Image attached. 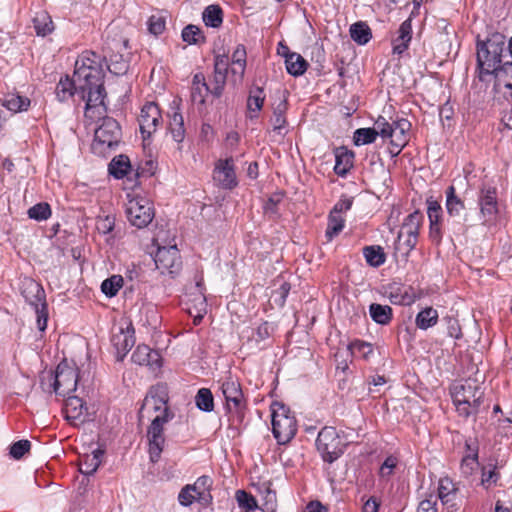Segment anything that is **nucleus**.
<instances>
[{"label":"nucleus","instance_id":"f257e3e1","mask_svg":"<svg viewBox=\"0 0 512 512\" xmlns=\"http://www.w3.org/2000/svg\"><path fill=\"white\" fill-rule=\"evenodd\" d=\"M104 76L101 56L95 52L84 51L76 60L74 77L79 82L81 99L85 101L86 110L104 106L106 97Z\"/></svg>","mask_w":512,"mask_h":512},{"label":"nucleus","instance_id":"f03ea898","mask_svg":"<svg viewBox=\"0 0 512 512\" xmlns=\"http://www.w3.org/2000/svg\"><path fill=\"white\" fill-rule=\"evenodd\" d=\"M508 58L506 53V37L500 32H493L485 39L476 37V69L481 82L491 76L496 68Z\"/></svg>","mask_w":512,"mask_h":512},{"label":"nucleus","instance_id":"7ed1b4c3","mask_svg":"<svg viewBox=\"0 0 512 512\" xmlns=\"http://www.w3.org/2000/svg\"><path fill=\"white\" fill-rule=\"evenodd\" d=\"M454 405L460 416L468 418L476 415L483 403L484 388L476 379H465L451 387Z\"/></svg>","mask_w":512,"mask_h":512},{"label":"nucleus","instance_id":"20e7f679","mask_svg":"<svg viewBox=\"0 0 512 512\" xmlns=\"http://www.w3.org/2000/svg\"><path fill=\"white\" fill-rule=\"evenodd\" d=\"M78 369L67 361L58 364L55 372L44 373L41 377V386L46 392H55L60 396H67L75 391L78 383Z\"/></svg>","mask_w":512,"mask_h":512},{"label":"nucleus","instance_id":"39448f33","mask_svg":"<svg viewBox=\"0 0 512 512\" xmlns=\"http://www.w3.org/2000/svg\"><path fill=\"white\" fill-rule=\"evenodd\" d=\"M121 127L119 123L111 118L105 117L100 126L95 130L91 150L94 154L106 157L114 151L121 140Z\"/></svg>","mask_w":512,"mask_h":512},{"label":"nucleus","instance_id":"423d86ee","mask_svg":"<svg viewBox=\"0 0 512 512\" xmlns=\"http://www.w3.org/2000/svg\"><path fill=\"white\" fill-rule=\"evenodd\" d=\"M271 408L273 434L280 444H285L294 437L297 431L296 420L283 404L275 402Z\"/></svg>","mask_w":512,"mask_h":512},{"label":"nucleus","instance_id":"0eeeda50","mask_svg":"<svg viewBox=\"0 0 512 512\" xmlns=\"http://www.w3.org/2000/svg\"><path fill=\"white\" fill-rule=\"evenodd\" d=\"M226 407L231 417V426H238L244 418L245 402L240 384L234 380H227L222 384Z\"/></svg>","mask_w":512,"mask_h":512},{"label":"nucleus","instance_id":"6e6552de","mask_svg":"<svg viewBox=\"0 0 512 512\" xmlns=\"http://www.w3.org/2000/svg\"><path fill=\"white\" fill-rule=\"evenodd\" d=\"M173 417L172 413L154 415L152 422L147 430V438L149 444V454L152 462H156L163 450L165 437L163 434L164 425Z\"/></svg>","mask_w":512,"mask_h":512},{"label":"nucleus","instance_id":"1a4fd4ad","mask_svg":"<svg viewBox=\"0 0 512 512\" xmlns=\"http://www.w3.org/2000/svg\"><path fill=\"white\" fill-rule=\"evenodd\" d=\"M135 329L132 322H115L112 327V344L116 349L117 361H123L126 354L135 345Z\"/></svg>","mask_w":512,"mask_h":512},{"label":"nucleus","instance_id":"9d476101","mask_svg":"<svg viewBox=\"0 0 512 512\" xmlns=\"http://www.w3.org/2000/svg\"><path fill=\"white\" fill-rule=\"evenodd\" d=\"M129 222L141 229L148 226L155 217L152 203L145 197L131 199L126 208Z\"/></svg>","mask_w":512,"mask_h":512},{"label":"nucleus","instance_id":"9b49d317","mask_svg":"<svg viewBox=\"0 0 512 512\" xmlns=\"http://www.w3.org/2000/svg\"><path fill=\"white\" fill-rule=\"evenodd\" d=\"M316 445L322 453L323 459L327 462H333L343 452V444L333 427H324L319 432Z\"/></svg>","mask_w":512,"mask_h":512},{"label":"nucleus","instance_id":"f8f14e48","mask_svg":"<svg viewBox=\"0 0 512 512\" xmlns=\"http://www.w3.org/2000/svg\"><path fill=\"white\" fill-rule=\"evenodd\" d=\"M22 294L34 309L36 320H48L49 314L45 300V291L42 286L36 281L29 279L25 284Z\"/></svg>","mask_w":512,"mask_h":512},{"label":"nucleus","instance_id":"ddd939ff","mask_svg":"<svg viewBox=\"0 0 512 512\" xmlns=\"http://www.w3.org/2000/svg\"><path fill=\"white\" fill-rule=\"evenodd\" d=\"M168 391L164 384L156 385L144 399L143 405L140 409V418H143L145 413L150 414L152 411L156 414H164V411L171 413L168 407Z\"/></svg>","mask_w":512,"mask_h":512},{"label":"nucleus","instance_id":"4468645a","mask_svg":"<svg viewBox=\"0 0 512 512\" xmlns=\"http://www.w3.org/2000/svg\"><path fill=\"white\" fill-rule=\"evenodd\" d=\"M478 204L480 207L482 224L490 225L495 223L499 215V205L497 200L496 188H482L480 190Z\"/></svg>","mask_w":512,"mask_h":512},{"label":"nucleus","instance_id":"2eb2a0df","mask_svg":"<svg viewBox=\"0 0 512 512\" xmlns=\"http://www.w3.org/2000/svg\"><path fill=\"white\" fill-rule=\"evenodd\" d=\"M143 140L150 138L162 122L159 106L155 102H147L141 109L138 118Z\"/></svg>","mask_w":512,"mask_h":512},{"label":"nucleus","instance_id":"dca6fc26","mask_svg":"<svg viewBox=\"0 0 512 512\" xmlns=\"http://www.w3.org/2000/svg\"><path fill=\"white\" fill-rule=\"evenodd\" d=\"M156 268L162 274H174L181 267V257L176 245L170 247H159L154 256Z\"/></svg>","mask_w":512,"mask_h":512},{"label":"nucleus","instance_id":"f3484780","mask_svg":"<svg viewBox=\"0 0 512 512\" xmlns=\"http://www.w3.org/2000/svg\"><path fill=\"white\" fill-rule=\"evenodd\" d=\"M215 179L219 182L222 188L233 189L237 186V178L234 168L233 158L219 160L214 170Z\"/></svg>","mask_w":512,"mask_h":512},{"label":"nucleus","instance_id":"a211bd4d","mask_svg":"<svg viewBox=\"0 0 512 512\" xmlns=\"http://www.w3.org/2000/svg\"><path fill=\"white\" fill-rule=\"evenodd\" d=\"M131 358L134 363L148 366L153 371L158 370L162 365L160 353L147 345H138Z\"/></svg>","mask_w":512,"mask_h":512},{"label":"nucleus","instance_id":"6ab92c4d","mask_svg":"<svg viewBox=\"0 0 512 512\" xmlns=\"http://www.w3.org/2000/svg\"><path fill=\"white\" fill-rule=\"evenodd\" d=\"M445 194V207L449 218L454 219L457 225L462 226L460 220L463 218L466 209L464 201L456 194V188L453 185L446 189Z\"/></svg>","mask_w":512,"mask_h":512},{"label":"nucleus","instance_id":"aec40b11","mask_svg":"<svg viewBox=\"0 0 512 512\" xmlns=\"http://www.w3.org/2000/svg\"><path fill=\"white\" fill-rule=\"evenodd\" d=\"M334 155V172L340 177H345L353 167L355 153L345 146H340L334 149Z\"/></svg>","mask_w":512,"mask_h":512},{"label":"nucleus","instance_id":"412c9836","mask_svg":"<svg viewBox=\"0 0 512 512\" xmlns=\"http://www.w3.org/2000/svg\"><path fill=\"white\" fill-rule=\"evenodd\" d=\"M410 128L411 123L405 118H401L397 121H394V132L393 135L389 137L391 138V146L396 147V151L390 150L393 156H397L401 152L403 147L407 144L408 139L406 134L410 130Z\"/></svg>","mask_w":512,"mask_h":512},{"label":"nucleus","instance_id":"4be33fe9","mask_svg":"<svg viewBox=\"0 0 512 512\" xmlns=\"http://www.w3.org/2000/svg\"><path fill=\"white\" fill-rule=\"evenodd\" d=\"M398 37L393 40V53L403 54L409 47L412 39V18L403 21L398 29Z\"/></svg>","mask_w":512,"mask_h":512},{"label":"nucleus","instance_id":"5701e85b","mask_svg":"<svg viewBox=\"0 0 512 512\" xmlns=\"http://www.w3.org/2000/svg\"><path fill=\"white\" fill-rule=\"evenodd\" d=\"M457 490V487L450 478L445 477L440 479L438 497L442 501V504L448 509H453L456 506L455 499Z\"/></svg>","mask_w":512,"mask_h":512},{"label":"nucleus","instance_id":"b1692460","mask_svg":"<svg viewBox=\"0 0 512 512\" xmlns=\"http://www.w3.org/2000/svg\"><path fill=\"white\" fill-rule=\"evenodd\" d=\"M75 93L81 96V90L79 88V82H77V78L75 77L73 80L70 79L68 75L61 77L55 89L56 98L60 102H65Z\"/></svg>","mask_w":512,"mask_h":512},{"label":"nucleus","instance_id":"393cba45","mask_svg":"<svg viewBox=\"0 0 512 512\" xmlns=\"http://www.w3.org/2000/svg\"><path fill=\"white\" fill-rule=\"evenodd\" d=\"M265 101V93L262 87H253L249 91L247 98V111L249 118L258 117V113L262 110Z\"/></svg>","mask_w":512,"mask_h":512},{"label":"nucleus","instance_id":"a878e982","mask_svg":"<svg viewBox=\"0 0 512 512\" xmlns=\"http://www.w3.org/2000/svg\"><path fill=\"white\" fill-rule=\"evenodd\" d=\"M132 166L127 155L120 154L115 156L108 166L109 174L115 179H122L130 172Z\"/></svg>","mask_w":512,"mask_h":512},{"label":"nucleus","instance_id":"bb28decb","mask_svg":"<svg viewBox=\"0 0 512 512\" xmlns=\"http://www.w3.org/2000/svg\"><path fill=\"white\" fill-rule=\"evenodd\" d=\"M86 410L87 408L84 406L83 400L79 397L69 396L65 401L64 411L66 419L69 421H82V417Z\"/></svg>","mask_w":512,"mask_h":512},{"label":"nucleus","instance_id":"cd10ccee","mask_svg":"<svg viewBox=\"0 0 512 512\" xmlns=\"http://www.w3.org/2000/svg\"><path fill=\"white\" fill-rule=\"evenodd\" d=\"M103 454V450L96 449L91 454L84 455L80 460V472L86 475L93 474L100 466Z\"/></svg>","mask_w":512,"mask_h":512},{"label":"nucleus","instance_id":"c85d7f7f","mask_svg":"<svg viewBox=\"0 0 512 512\" xmlns=\"http://www.w3.org/2000/svg\"><path fill=\"white\" fill-rule=\"evenodd\" d=\"M202 20L207 27L219 28L223 23V10L217 4L207 6L202 13Z\"/></svg>","mask_w":512,"mask_h":512},{"label":"nucleus","instance_id":"c756f323","mask_svg":"<svg viewBox=\"0 0 512 512\" xmlns=\"http://www.w3.org/2000/svg\"><path fill=\"white\" fill-rule=\"evenodd\" d=\"M350 36L358 45L367 44L372 38V31L366 22L358 21L350 26Z\"/></svg>","mask_w":512,"mask_h":512},{"label":"nucleus","instance_id":"7c9ffc66","mask_svg":"<svg viewBox=\"0 0 512 512\" xmlns=\"http://www.w3.org/2000/svg\"><path fill=\"white\" fill-rule=\"evenodd\" d=\"M285 65L287 72L294 77L303 75L309 66L306 59L296 52L288 56Z\"/></svg>","mask_w":512,"mask_h":512},{"label":"nucleus","instance_id":"2f4dec72","mask_svg":"<svg viewBox=\"0 0 512 512\" xmlns=\"http://www.w3.org/2000/svg\"><path fill=\"white\" fill-rule=\"evenodd\" d=\"M363 255L371 267H379L385 263L386 254L381 246L371 245L363 248Z\"/></svg>","mask_w":512,"mask_h":512},{"label":"nucleus","instance_id":"473e14b6","mask_svg":"<svg viewBox=\"0 0 512 512\" xmlns=\"http://www.w3.org/2000/svg\"><path fill=\"white\" fill-rule=\"evenodd\" d=\"M30 103L28 97L18 94H9L3 100V106L14 113L28 110Z\"/></svg>","mask_w":512,"mask_h":512},{"label":"nucleus","instance_id":"72a5a7b5","mask_svg":"<svg viewBox=\"0 0 512 512\" xmlns=\"http://www.w3.org/2000/svg\"><path fill=\"white\" fill-rule=\"evenodd\" d=\"M169 131L176 142L181 143L184 140V120L182 114L179 112V107H177V111H174L173 115L170 117Z\"/></svg>","mask_w":512,"mask_h":512},{"label":"nucleus","instance_id":"f704fd0d","mask_svg":"<svg viewBox=\"0 0 512 512\" xmlns=\"http://www.w3.org/2000/svg\"><path fill=\"white\" fill-rule=\"evenodd\" d=\"M182 40L190 45H199L206 42V37L202 30L193 24H189L182 30Z\"/></svg>","mask_w":512,"mask_h":512},{"label":"nucleus","instance_id":"c9c22d12","mask_svg":"<svg viewBox=\"0 0 512 512\" xmlns=\"http://www.w3.org/2000/svg\"><path fill=\"white\" fill-rule=\"evenodd\" d=\"M283 198L284 192L272 194L263 205L264 214L270 219H278L280 217L278 205L282 202Z\"/></svg>","mask_w":512,"mask_h":512},{"label":"nucleus","instance_id":"e433bc0d","mask_svg":"<svg viewBox=\"0 0 512 512\" xmlns=\"http://www.w3.org/2000/svg\"><path fill=\"white\" fill-rule=\"evenodd\" d=\"M423 214L416 210L413 213L409 214L402 225L401 231L407 234V235H413V234H419V228L423 221Z\"/></svg>","mask_w":512,"mask_h":512},{"label":"nucleus","instance_id":"4c0bfd02","mask_svg":"<svg viewBox=\"0 0 512 512\" xmlns=\"http://www.w3.org/2000/svg\"><path fill=\"white\" fill-rule=\"evenodd\" d=\"M33 26L38 36H46L50 34L53 30V22L51 17L45 13H39L33 19Z\"/></svg>","mask_w":512,"mask_h":512},{"label":"nucleus","instance_id":"58836bf2","mask_svg":"<svg viewBox=\"0 0 512 512\" xmlns=\"http://www.w3.org/2000/svg\"><path fill=\"white\" fill-rule=\"evenodd\" d=\"M123 283L124 280L121 275H112L102 282L101 291L108 298H112L117 295Z\"/></svg>","mask_w":512,"mask_h":512},{"label":"nucleus","instance_id":"ea45409f","mask_svg":"<svg viewBox=\"0 0 512 512\" xmlns=\"http://www.w3.org/2000/svg\"><path fill=\"white\" fill-rule=\"evenodd\" d=\"M377 136L376 128H359L354 132L353 143L355 146L371 144L375 142Z\"/></svg>","mask_w":512,"mask_h":512},{"label":"nucleus","instance_id":"a19ab883","mask_svg":"<svg viewBox=\"0 0 512 512\" xmlns=\"http://www.w3.org/2000/svg\"><path fill=\"white\" fill-rule=\"evenodd\" d=\"M287 110V100H282L273 111V130L278 132L279 134L282 133V129L286 126V117L285 113Z\"/></svg>","mask_w":512,"mask_h":512},{"label":"nucleus","instance_id":"79ce46f5","mask_svg":"<svg viewBox=\"0 0 512 512\" xmlns=\"http://www.w3.org/2000/svg\"><path fill=\"white\" fill-rule=\"evenodd\" d=\"M345 220L340 215L330 214L328 216V224L325 231V237L331 241L344 228Z\"/></svg>","mask_w":512,"mask_h":512},{"label":"nucleus","instance_id":"37998d69","mask_svg":"<svg viewBox=\"0 0 512 512\" xmlns=\"http://www.w3.org/2000/svg\"><path fill=\"white\" fill-rule=\"evenodd\" d=\"M227 81V73L215 71L210 85V95L214 98H220L224 92Z\"/></svg>","mask_w":512,"mask_h":512},{"label":"nucleus","instance_id":"c03bdc74","mask_svg":"<svg viewBox=\"0 0 512 512\" xmlns=\"http://www.w3.org/2000/svg\"><path fill=\"white\" fill-rule=\"evenodd\" d=\"M195 403L203 411H212L214 408V398L211 391L207 388H201L195 396Z\"/></svg>","mask_w":512,"mask_h":512},{"label":"nucleus","instance_id":"a18cd8bd","mask_svg":"<svg viewBox=\"0 0 512 512\" xmlns=\"http://www.w3.org/2000/svg\"><path fill=\"white\" fill-rule=\"evenodd\" d=\"M27 214L30 219L36 221L47 220L51 216V208L47 202H40L30 207Z\"/></svg>","mask_w":512,"mask_h":512},{"label":"nucleus","instance_id":"49530a36","mask_svg":"<svg viewBox=\"0 0 512 512\" xmlns=\"http://www.w3.org/2000/svg\"><path fill=\"white\" fill-rule=\"evenodd\" d=\"M109 64L107 65L110 73L120 76L127 73L129 69V64L126 60H124L123 56L120 54H114L109 59Z\"/></svg>","mask_w":512,"mask_h":512},{"label":"nucleus","instance_id":"de8ad7c7","mask_svg":"<svg viewBox=\"0 0 512 512\" xmlns=\"http://www.w3.org/2000/svg\"><path fill=\"white\" fill-rule=\"evenodd\" d=\"M290 290V283L283 281L277 289L272 290L269 301L279 307H283Z\"/></svg>","mask_w":512,"mask_h":512},{"label":"nucleus","instance_id":"09e8293b","mask_svg":"<svg viewBox=\"0 0 512 512\" xmlns=\"http://www.w3.org/2000/svg\"><path fill=\"white\" fill-rule=\"evenodd\" d=\"M369 313L372 320H391L393 318V310L388 305L372 303L369 307Z\"/></svg>","mask_w":512,"mask_h":512},{"label":"nucleus","instance_id":"8fccbe9b","mask_svg":"<svg viewBox=\"0 0 512 512\" xmlns=\"http://www.w3.org/2000/svg\"><path fill=\"white\" fill-rule=\"evenodd\" d=\"M403 232L400 231L397 237V242L395 244V250L403 253L405 257L409 255V253L415 248L417 244L418 235H407V239L405 242L401 243V237Z\"/></svg>","mask_w":512,"mask_h":512},{"label":"nucleus","instance_id":"3c124183","mask_svg":"<svg viewBox=\"0 0 512 512\" xmlns=\"http://www.w3.org/2000/svg\"><path fill=\"white\" fill-rule=\"evenodd\" d=\"M353 356H359L363 359H368L369 355L372 354L373 348L370 343L356 340L348 346Z\"/></svg>","mask_w":512,"mask_h":512},{"label":"nucleus","instance_id":"603ef678","mask_svg":"<svg viewBox=\"0 0 512 512\" xmlns=\"http://www.w3.org/2000/svg\"><path fill=\"white\" fill-rule=\"evenodd\" d=\"M478 453L477 449H473L471 451V454L466 455L461 463V470L462 473L465 475H470L478 466Z\"/></svg>","mask_w":512,"mask_h":512},{"label":"nucleus","instance_id":"864d4df0","mask_svg":"<svg viewBox=\"0 0 512 512\" xmlns=\"http://www.w3.org/2000/svg\"><path fill=\"white\" fill-rule=\"evenodd\" d=\"M375 127L377 130H378V136L380 135L383 139L385 138H389L390 136L393 135V126H394V122L392 124H390L385 117L383 116H379L375 123H374Z\"/></svg>","mask_w":512,"mask_h":512},{"label":"nucleus","instance_id":"5fc2aeb1","mask_svg":"<svg viewBox=\"0 0 512 512\" xmlns=\"http://www.w3.org/2000/svg\"><path fill=\"white\" fill-rule=\"evenodd\" d=\"M491 76H494L496 80H501L503 78L512 80V59L505 58Z\"/></svg>","mask_w":512,"mask_h":512},{"label":"nucleus","instance_id":"6e6d98bb","mask_svg":"<svg viewBox=\"0 0 512 512\" xmlns=\"http://www.w3.org/2000/svg\"><path fill=\"white\" fill-rule=\"evenodd\" d=\"M165 18L161 16L152 15L147 22L148 31L158 36L165 30Z\"/></svg>","mask_w":512,"mask_h":512},{"label":"nucleus","instance_id":"4d7b16f0","mask_svg":"<svg viewBox=\"0 0 512 512\" xmlns=\"http://www.w3.org/2000/svg\"><path fill=\"white\" fill-rule=\"evenodd\" d=\"M31 443L28 440H20L10 447V455L15 459H20L25 453L29 452Z\"/></svg>","mask_w":512,"mask_h":512},{"label":"nucleus","instance_id":"13d9d810","mask_svg":"<svg viewBox=\"0 0 512 512\" xmlns=\"http://www.w3.org/2000/svg\"><path fill=\"white\" fill-rule=\"evenodd\" d=\"M232 63L236 64L241 73H244L246 67V48L244 45L239 44L232 54Z\"/></svg>","mask_w":512,"mask_h":512},{"label":"nucleus","instance_id":"bf43d9fd","mask_svg":"<svg viewBox=\"0 0 512 512\" xmlns=\"http://www.w3.org/2000/svg\"><path fill=\"white\" fill-rule=\"evenodd\" d=\"M115 225V219L112 216L99 217L96 221V229L103 234L110 233Z\"/></svg>","mask_w":512,"mask_h":512},{"label":"nucleus","instance_id":"052dcab7","mask_svg":"<svg viewBox=\"0 0 512 512\" xmlns=\"http://www.w3.org/2000/svg\"><path fill=\"white\" fill-rule=\"evenodd\" d=\"M156 170V164L152 160L145 161L143 165H139L135 172V177H145L149 178L154 175Z\"/></svg>","mask_w":512,"mask_h":512},{"label":"nucleus","instance_id":"680f3d73","mask_svg":"<svg viewBox=\"0 0 512 512\" xmlns=\"http://www.w3.org/2000/svg\"><path fill=\"white\" fill-rule=\"evenodd\" d=\"M353 204V197H347L343 195L340 200L334 205L330 214L340 215L343 212H346L351 209Z\"/></svg>","mask_w":512,"mask_h":512},{"label":"nucleus","instance_id":"e2e57ef3","mask_svg":"<svg viewBox=\"0 0 512 512\" xmlns=\"http://www.w3.org/2000/svg\"><path fill=\"white\" fill-rule=\"evenodd\" d=\"M236 499L241 507L252 509L257 506L255 498L243 490L236 492Z\"/></svg>","mask_w":512,"mask_h":512},{"label":"nucleus","instance_id":"0e129e2a","mask_svg":"<svg viewBox=\"0 0 512 512\" xmlns=\"http://www.w3.org/2000/svg\"><path fill=\"white\" fill-rule=\"evenodd\" d=\"M211 485H212V480L208 476H201L196 480V482L194 484H192V486H194L197 491H200L208 499L211 498V496L209 494Z\"/></svg>","mask_w":512,"mask_h":512},{"label":"nucleus","instance_id":"69168bd1","mask_svg":"<svg viewBox=\"0 0 512 512\" xmlns=\"http://www.w3.org/2000/svg\"><path fill=\"white\" fill-rule=\"evenodd\" d=\"M427 213L429 220L433 219H441L442 216V207L440 203L430 197L427 199Z\"/></svg>","mask_w":512,"mask_h":512},{"label":"nucleus","instance_id":"338daca9","mask_svg":"<svg viewBox=\"0 0 512 512\" xmlns=\"http://www.w3.org/2000/svg\"><path fill=\"white\" fill-rule=\"evenodd\" d=\"M185 310L187 311L188 315L192 318V320H202L204 317V314L206 313V304L205 300H200L201 308H197L195 305L192 307L190 303H186Z\"/></svg>","mask_w":512,"mask_h":512},{"label":"nucleus","instance_id":"774afa93","mask_svg":"<svg viewBox=\"0 0 512 512\" xmlns=\"http://www.w3.org/2000/svg\"><path fill=\"white\" fill-rule=\"evenodd\" d=\"M430 221L429 235L433 242L439 244L442 240V232L440 228V219H433Z\"/></svg>","mask_w":512,"mask_h":512}]
</instances>
